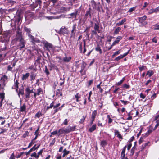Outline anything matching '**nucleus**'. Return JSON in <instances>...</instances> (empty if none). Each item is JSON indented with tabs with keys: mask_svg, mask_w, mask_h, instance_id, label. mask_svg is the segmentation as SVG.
Instances as JSON below:
<instances>
[{
	"mask_svg": "<svg viewBox=\"0 0 159 159\" xmlns=\"http://www.w3.org/2000/svg\"><path fill=\"white\" fill-rule=\"evenodd\" d=\"M75 126L70 127L69 126L66 128H63L60 129L58 131V135L59 136L61 134L64 133H67L73 131L75 129Z\"/></svg>",
	"mask_w": 159,
	"mask_h": 159,
	"instance_id": "obj_1",
	"label": "nucleus"
},
{
	"mask_svg": "<svg viewBox=\"0 0 159 159\" xmlns=\"http://www.w3.org/2000/svg\"><path fill=\"white\" fill-rule=\"evenodd\" d=\"M25 98L27 99H29L30 97V94L33 93V89H30V88L28 87L26 88L25 89Z\"/></svg>",
	"mask_w": 159,
	"mask_h": 159,
	"instance_id": "obj_2",
	"label": "nucleus"
},
{
	"mask_svg": "<svg viewBox=\"0 0 159 159\" xmlns=\"http://www.w3.org/2000/svg\"><path fill=\"white\" fill-rule=\"evenodd\" d=\"M34 16L33 14L31 12H27L25 14V17L26 20H31Z\"/></svg>",
	"mask_w": 159,
	"mask_h": 159,
	"instance_id": "obj_3",
	"label": "nucleus"
},
{
	"mask_svg": "<svg viewBox=\"0 0 159 159\" xmlns=\"http://www.w3.org/2000/svg\"><path fill=\"white\" fill-rule=\"evenodd\" d=\"M77 25L76 24H74L72 26V30L70 33V36L71 37H74L75 36V34L76 31Z\"/></svg>",
	"mask_w": 159,
	"mask_h": 159,
	"instance_id": "obj_4",
	"label": "nucleus"
},
{
	"mask_svg": "<svg viewBox=\"0 0 159 159\" xmlns=\"http://www.w3.org/2000/svg\"><path fill=\"white\" fill-rule=\"evenodd\" d=\"M43 91L42 89L40 88H39L37 90L36 92H34V98H36L37 95H39L40 94H43Z\"/></svg>",
	"mask_w": 159,
	"mask_h": 159,
	"instance_id": "obj_5",
	"label": "nucleus"
},
{
	"mask_svg": "<svg viewBox=\"0 0 159 159\" xmlns=\"http://www.w3.org/2000/svg\"><path fill=\"white\" fill-rule=\"evenodd\" d=\"M24 38L23 37L22 34H21V32L18 31L17 32L16 34V40H19L20 39H21Z\"/></svg>",
	"mask_w": 159,
	"mask_h": 159,
	"instance_id": "obj_6",
	"label": "nucleus"
},
{
	"mask_svg": "<svg viewBox=\"0 0 159 159\" xmlns=\"http://www.w3.org/2000/svg\"><path fill=\"white\" fill-rule=\"evenodd\" d=\"M20 42L19 44V46L20 47V49H21V48H24L25 47V41L24 40V38L20 39L19 40Z\"/></svg>",
	"mask_w": 159,
	"mask_h": 159,
	"instance_id": "obj_7",
	"label": "nucleus"
},
{
	"mask_svg": "<svg viewBox=\"0 0 159 159\" xmlns=\"http://www.w3.org/2000/svg\"><path fill=\"white\" fill-rule=\"evenodd\" d=\"M60 31L61 33L63 34H68L69 33V31L68 28L65 27L64 28H61Z\"/></svg>",
	"mask_w": 159,
	"mask_h": 159,
	"instance_id": "obj_8",
	"label": "nucleus"
},
{
	"mask_svg": "<svg viewBox=\"0 0 159 159\" xmlns=\"http://www.w3.org/2000/svg\"><path fill=\"white\" fill-rule=\"evenodd\" d=\"M153 128L151 126H150L148 128L147 132L146 133V136L149 135L153 131Z\"/></svg>",
	"mask_w": 159,
	"mask_h": 159,
	"instance_id": "obj_9",
	"label": "nucleus"
},
{
	"mask_svg": "<svg viewBox=\"0 0 159 159\" xmlns=\"http://www.w3.org/2000/svg\"><path fill=\"white\" fill-rule=\"evenodd\" d=\"M139 22L140 23H143L144 20H146L147 19V16L144 15V16L138 18Z\"/></svg>",
	"mask_w": 159,
	"mask_h": 159,
	"instance_id": "obj_10",
	"label": "nucleus"
},
{
	"mask_svg": "<svg viewBox=\"0 0 159 159\" xmlns=\"http://www.w3.org/2000/svg\"><path fill=\"white\" fill-rule=\"evenodd\" d=\"M115 134V135H116L117 137L121 139H122V137L121 136V134L119 133L118 130H115L114 131Z\"/></svg>",
	"mask_w": 159,
	"mask_h": 159,
	"instance_id": "obj_11",
	"label": "nucleus"
},
{
	"mask_svg": "<svg viewBox=\"0 0 159 159\" xmlns=\"http://www.w3.org/2000/svg\"><path fill=\"white\" fill-rule=\"evenodd\" d=\"M71 58L70 57H67L66 56L64 57L63 58V60L64 62H69L71 60Z\"/></svg>",
	"mask_w": 159,
	"mask_h": 159,
	"instance_id": "obj_12",
	"label": "nucleus"
},
{
	"mask_svg": "<svg viewBox=\"0 0 159 159\" xmlns=\"http://www.w3.org/2000/svg\"><path fill=\"white\" fill-rule=\"evenodd\" d=\"M97 114V112L96 110H94L91 116V118L92 119H93V120H94Z\"/></svg>",
	"mask_w": 159,
	"mask_h": 159,
	"instance_id": "obj_13",
	"label": "nucleus"
},
{
	"mask_svg": "<svg viewBox=\"0 0 159 159\" xmlns=\"http://www.w3.org/2000/svg\"><path fill=\"white\" fill-rule=\"evenodd\" d=\"M30 75V74L29 73H26L25 74H24L22 77L21 79L22 80H26L28 77Z\"/></svg>",
	"mask_w": 159,
	"mask_h": 159,
	"instance_id": "obj_14",
	"label": "nucleus"
},
{
	"mask_svg": "<svg viewBox=\"0 0 159 159\" xmlns=\"http://www.w3.org/2000/svg\"><path fill=\"white\" fill-rule=\"evenodd\" d=\"M44 46L45 48L47 49L49 48H52V45L51 44L49 43L48 42H46L44 43Z\"/></svg>",
	"mask_w": 159,
	"mask_h": 159,
	"instance_id": "obj_15",
	"label": "nucleus"
},
{
	"mask_svg": "<svg viewBox=\"0 0 159 159\" xmlns=\"http://www.w3.org/2000/svg\"><path fill=\"white\" fill-rule=\"evenodd\" d=\"M126 21V19L125 18H124L121 21L119 22L118 23L116 24V25L118 26H120L122 25Z\"/></svg>",
	"mask_w": 159,
	"mask_h": 159,
	"instance_id": "obj_16",
	"label": "nucleus"
},
{
	"mask_svg": "<svg viewBox=\"0 0 159 159\" xmlns=\"http://www.w3.org/2000/svg\"><path fill=\"white\" fill-rule=\"evenodd\" d=\"M24 94V90L23 89L20 88L18 93V95L20 97V95H23Z\"/></svg>",
	"mask_w": 159,
	"mask_h": 159,
	"instance_id": "obj_17",
	"label": "nucleus"
},
{
	"mask_svg": "<svg viewBox=\"0 0 159 159\" xmlns=\"http://www.w3.org/2000/svg\"><path fill=\"white\" fill-rule=\"evenodd\" d=\"M96 125H94L92 126L89 129V131L91 132H92L96 129Z\"/></svg>",
	"mask_w": 159,
	"mask_h": 159,
	"instance_id": "obj_18",
	"label": "nucleus"
},
{
	"mask_svg": "<svg viewBox=\"0 0 159 159\" xmlns=\"http://www.w3.org/2000/svg\"><path fill=\"white\" fill-rule=\"evenodd\" d=\"M99 27L98 25L97 24L95 23L94 26V29L95 30H97V31L98 32V33H99L100 32V30H99Z\"/></svg>",
	"mask_w": 159,
	"mask_h": 159,
	"instance_id": "obj_19",
	"label": "nucleus"
},
{
	"mask_svg": "<svg viewBox=\"0 0 159 159\" xmlns=\"http://www.w3.org/2000/svg\"><path fill=\"white\" fill-rule=\"evenodd\" d=\"M19 83L17 80H16L15 82L14 86L12 87V89H15V88H18V85Z\"/></svg>",
	"mask_w": 159,
	"mask_h": 159,
	"instance_id": "obj_20",
	"label": "nucleus"
},
{
	"mask_svg": "<svg viewBox=\"0 0 159 159\" xmlns=\"http://www.w3.org/2000/svg\"><path fill=\"white\" fill-rule=\"evenodd\" d=\"M63 154L62 155V157H64L66 155L69 154V153H70V151H67L66 149H65L63 150Z\"/></svg>",
	"mask_w": 159,
	"mask_h": 159,
	"instance_id": "obj_21",
	"label": "nucleus"
},
{
	"mask_svg": "<svg viewBox=\"0 0 159 159\" xmlns=\"http://www.w3.org/2000/svg\"><path fill=\"white\" fill-rule=\"evenodd\" d=\"M90 9H91L90 8H89V11H87L86 12V13L85 14V16L87 17L88 16H89L90 18L91 17V13H90Z\"/></svg>",
	"mask_w": 159,
	"mask_h": 159,
	"instance_id": "obj_22",
	"label": "nucleus"
},
{
	"mask_svg": "<svg viewBox=\"0 0 159 159\" xmlns=\"http://www.w3.org/2000/svg\"><path fill=\"white\" fill-rule=\"evenodd\" d=\"M5 98V93H0V98L1 99V101L2 102Z\"/></svg>",
	"mask_w": 159,
	"mask_h": 159,
	"instance_id": "obj_23",
	"label": "nucleus"
},
{
	"mask_svg": "<svg viewBox=\"0 0 159 159\" xmlns=\"http://www.w3.org/2000/svg\"><path fill=\"white\" fill-rule=\"evenodd\" d=\"M60 16H47L46 18L49 20H51L53 19H58L60 18Z\"/></svg>",
	"mask_w": 159,
	"mask_h": 159,
	"instance_id": "obj_24",
	"label": "nucleus"
},
{
	"mask_svg": "<svg viewBox=\"0 0 159 159\" xmlns=\"http://www.w3.org/2000/svg\"><path fill=\"white\" fill-rule=\"evenodd\" d=\"M26 110V106L25 104H23V105L21 106L20 107V111L21 112L24 111H25Z\"/></svg>",
	"mask_w": 159,
	"mask_h": 159,
	"instance_id": "obj_25",
	"label": "nucleus"
},
{
	"mask_svg": "<svg viewBox=\"0 0 159 159\" xmlns=\"http://www.w3.org/2000/svg\"><path fill=\"white\" fill-rule=\"evenodd\" d=\"M156 122V124L155 125L154 128H153V131H155L159 126V120H157Z\"/></svg>",
	"mask_w": 159,
	"mask_h": 159,
	"instance_id": "obj_26",
	"label": "nucleus"
},
{
	"mask_svg": "<svg viewBox=\"0 0 159 159\" xmlns=\"http://www.w3.org/2000/svg\"><path fill=\"white\" fill-rule=\"evenodd\" d=\"M122 37L121 36H118L117 37L115 41L117 43H118L121 40V39H122Z\"/></svg>",
	"mask_w": 159,
	"mask_h": 159,
	"instance_id": "obj_27",
	"label": "nucleus"
},
{
	"mask_svg": "<svg viewBox=\"0 0 159 159\" xmlns=\"http://www.w3.org/2000/svg\"><path fill=\"white\" fill-rule=\"evenodd\" d=\"M107 142L106 141H102L101 142V145L103 147L106 146L107 145Z\"/></svg>",
	"mask_w": 159,
	"mask_h": 159,
	"instance_id": "obj_28",
	"label": "nucleus"
},
{
	"mask_svg": "<svg viewBox=\"0 0 159 159\" xmlns=\"http://www.w3.org/2000/svg\"><path fill=\"white\" fill-rule=\"evenodd\" d=\"M8 79V77L6 75H4L2 77L1 79V80H2L3 81L5 82L6 80H7Z\"/></svg>",
	"mask_w": 159,
	"mask_h": 159,
	"instance_id": "obj_29",
	"label": "nucleus"
},
{
	"mask_svg": "<svg viewBox=\"0 0 159 159\" xmlns=\"http://www.w3.org/2000/svg\"><path fill=\"white\" fill-rule=\"evenodd\" d=\"M32 157H34L38 159L39 158L38 156H37V154L35 152L32 153L31 155Z\"/></svg>",
	"mask_w": 159,
	"mask_h": 159,
	"instance_id": "obj_30",
	"label": "nucleus"
},
{
	"mask_svg": "<svg viewBox=\"0 0 159 159\" xmlns=\"http://www.w3.org/2000/svg\"><path fill=\"white\" fill-rule=\"evenodd\" d=\"M86 66V64L85 62H83L82 66L81 67V71H83L85 68V67Z\"/></svg>",
	"mask_w": 159,
	"mask_h": 159,
	"instance_id": "obj_31",
	"label": "nucleus"
},
{
	"mask_svg": "<svg viewBox=\"0 0 159 159\" xmlns=\"http://www.w3.org/2000/svg\"><path fill=\"white\" fill-rule=\"evenodd\" d=\"M35 3L37 4V5L35 6V7H36L38 6V4H39L40 6V4L42 3V1L41 0H35Z\"/></svg>",
	"mask_w": 159,
	"mask_h": 159,
	"instance_id": "obj_32",
	"label": "nucleus"
},
{
	"mask_svg": "<svg viewBox=\"0 0 159 159\" xmlns=\"http://www.w3.org/2000/svg\"><path fill=\"white\" fill-rule=\"evenodd\" d=\"M28 35L29 37V38L30 39V40H31V42H33L34 41V38L32 35L29 33L28 34Z\"/></svg>",
	"mask_w": 159,
	"mask_h": 159,
	"instance_id": "obj_33",
	"label": "nucleus"
},
{
	"mask_svg": "<svg viewBox=\"0 0 159 159\" xmlns=\"http://www.w3.org/2000/svg\"><path fill=\"white\" fill-rule=\"evenodd\" d=\"M125 79V77H123L122 79L119 82H118L117 84L118 85H120L122 83L124 82V80Z\"/></svg>",
	"mask_w": 159,
	"mask_h": 159,
	"instance_id": "obj_34",
	"label": "nucleus"
},
{
	"mask_svg": "<svg viewBox=\"0 0 159 159\" xmlns=\"http://www.w3.org/2000/svg\"><path fill=\"white\" fill-rule=\"evenodd\" d=\"M4 118L2 117H0V121H2V122H1V124L2 125H3L5 122V120L4 119Z\"/></svg>",
	"mask_w": 159,
	"mask_h": 159,
	"instance_id": "obj_35",
	"label": "nucleus"
},
{
	"mask_svg": "<svg viewBox=\"0 0 159 159\" xmlns=\"http://www.w3.org/2000/svg\"><path fill=\"white\" fill-rule=\"evenodd\" d=\"M54 102L53 101L52 103H51L49 106H48L46 108V110H48L49 108H51L53 107Z\"/></svg>",
	"mask_w": 159,
	"mask_h": 159,
	"instance_id": "obj_36",
	"label": "nucleus"
},
{
	"mask_svg": "<svg viewBox=\"0 0 159 159\" xmlns=\"http://www.w3.org/2000/svg\"><path fill=\"white\" fill-rule=\"evenodd\" d=\"M153 74V73L151 71H148L147 72V75H148L149 77L151 76Z\"/></svg>",
	"mask_w": 159,
	"mask_h": 159,
	"instance_id": "obj_37",
	"label": "nucleus"
},
{
	"mask_svg": "<svg viewBox=\"0 0 159 159\" xmlns=\"http://www.w3.org/2000/svg\"><path fill=\"white\" fill-rule=\"evenodd\" d=\"M97 47L96 48L95 50L96 51H99L100 53L101 54L102 53V51L100 48L99 47L98 45Z\"/></svg>",
	"mask_w": 159,
	"mask_h": 159,
	"instance_id": "obj_38",
	"label": "nucleus"
},
{
	"mask_svg": "<svg viewBox=\"0 0 159 159\" xmlns=\"http://www.w3.org/2000/svg\"><path fill=\"white\" fill-rule=\"evenodd\" d=\"M30 77L31 79V81H32L35 79V76L34 74H32L30 75Z\"/></svg>",
	"mask_w": 159,
	"mask_h": 159,
	"instance_id": "obj_39",
	"label": "nucleus"
},
{
	"mask_svg": "<svg viewBox=\"0 0 159 159\" xmlns=\"http://www.w3.org/2000/svg\"><path fill=\"white\" fill-rule=\"evenodd\" d=\"M121 30V28L120 27H117L115 30L114 33L115 34H117Z\"/></svg>",
	"mask_w": 159,
	"mask_h": 159,
	"instance_id": "obj_40",
	"label": "nucleus"
},
{
	"mask_svg": "<svg viewBox=\"0 0 159 159\" xmlns=\"http://www.w3.org/2000/svg\"><path fill=\"white\" fill-rule=\"evenodd\" d=\"M36 145H35L31 149H30V150L27 152L26 154H30L32 151L34 150V148L35 146Z\"/></svg>",
	"mask_w": 159,
	"mask_h": 159,
	"instance_id": "obj_41",
	"label": "nucleus"
},
{
	"mask_svg": "<svg viewBox=\"0 0 159 159\" xmlns=\"http://www.w3.org/2000/svg\"><path fill=\"white\" fill-rule=\"evenodd\" d=\"M123 58L122 56V55H120L117 57L115 59V60H116V61H118L119 60H120V59H122Z\"/></svg>",
	"mask_w": 159,
	"mask_h": 159,
	"instance_id": "obj_42",
	"label": "nucleus"
},
{
	"mask_svg": "<svg viewBox=\"0 0 159 159\" xmlns=\"http://www.w3.org/2000/svg\"><path fill=\"white\" fill-rule=\"evenodd\" d=\"M41 116L42 113L41 112H39L36 114V115H35V117L39 118Z\"/></svg>",
	"mask_w": 159,
	"mask_h": 159,
	"instance_id": "obj_43",
	"label": "nucleus"
},
{
	"mask_svg": "<svg viewBox=\"0 0 159 159\" xmlns=\"http://www.w3.org/2000/svg\"><path fill=\"white\" fill-rule=\"evenodd\" d=\"M107 118L108 119V123L110 124L111 123L112 121V120L110 118V116L109 115H107Z\"/></svg>",
	"mask_w": 159,
	"mask_h": 159,
	"instance_id": "obj_44",
	"label": "nucleus"
},
{
	"mask_svg": "<svg viewBox=\"0 0 159 159\" xmlns=\"http://www.w3.org/2000/svg\"><path fill=\"white\" fill-rule=\"evenodd\" d=\"M135 8H136L135 7H133L132 8H131L129 9V10L128 11V12H131L132 11H134L135 10Z\"/></svg>",
	"mask_w": 159,
	"mask_h": 159,
	"instance_id": "obj_45",
	"label": "nucleus"
},
{
	"mask_svg": "<svg viewBox=\"0 0 159 159\" xmlns=\"http://www.w3.org/2000/svg\"><path fill=\"white\" fill-rule=\"evenodd\" d=\"M130 50H131V48H130L129 49L128 51V52L126 53H124L123 55H122V56L123 58L124 57L126 56L129 53V52H130Z\"/></svg>",
	"mask_w": 159,
	"mask_h": 159,
	"instance_id": "obj_46",
	"label": "nucleus"
},
{
	"mask_svg": "<svg viewBox=\"0 0 159 159\" xmlns=\"http://www.w3.org/2000/svg\"><path fill=\"white\" fill-rule=\"evenodd\" d=\"M86 117L83 116L82 118L80 119V121L79 122L81 123H83L85 120Z\"/></svg>",
	"mask_w": 159,
	"mask_h": 159,
	"instance_id": "obj_47",
	"label": "nucleus"
},
{
	"mask_svg": "<svg viewBox=\"0 0 159 159\" xmlns=\"http://www.w3.org/2000/svg\"><path fill=\"white\" fill-rule=\"evenodd\" d=\"M45 72L46 74L47 75H48L49 74V72L47 69V67L46 66H45Z\"/></svg>",
	"mask_w": 159,
	"mask_h": 159,
	"instance_id": "obj_48",
	"label": "nucleus"
},
{
	"mask_svg": "<svg viewBox=\"0 0 159 159\" xmlns=\"http://www.w3.org/2000/svg\"><path fill=\"white\" fill-rule=\"evenodd\" d=\"M123 87L128 89L130 87V85L126 84H125L123 85Z\"/></svg>",
	"mask_w": 159,
	"mask_h": 159,
	"instance_id": "obj_49",
	"label": "nucleus"
},
{
	"mask_svg": "<svg viewBox=\"0 0 159 159\" xmlns=\"http://www.w3.org/2000/svg\"><path fill=\"white\" fill-rule=\"evenodd\" d=\"M25 31L28 33V34H29V33L30 34V29L25 28Z\"/></svg>",
	"mask_w": 159,
	"mask_h": 159,
	"instance_id": "obj_50",
	"label": "nucleus"
},
{
	"mask_svg": "<svg viewBox=\"0 0 159 159\" xmlns=\"http://www.w3.org/2000/svg\"><path fill=\"white\" fill-rule=\"evenodd\" d=\"M35 143V142L33 140H32L31 142L30 143L29 145L28 148L30 147L33 144Z\"/></svg>",
	"mask_w": 159,
	"mask_h": 159,
	"instance_id": "obj_51",
	"label": "nucleus"
},
{
	"mask_svg": "<svg viewBox=\"0 0 159 159\" xmlns=\"http://www.w3.org/2000/svg\"><path fill=\"white\" fill-rule=\"evenodd\" d=\"M39 130V129H37L36 131L35 132V134H36V136L33 139V140L34 141L37 139V136H38V134L37 133V134H36L37 133V132H38V130Z\"/></svg>",
	"mask_w": 159,
	"mask_h": 159,
	"instance_id": "obj_52",
	"label": "nucleus"
},
{
	"mask_svg": "<svg viewBox=\"0 0 159 159\" xmlns=\"http://www.w3.org/2000/svg\"><path fill=\"white\" fill-rule=\"evenodd\" d=\"M145 66H142L141 67H139V70L140 71H142L144 69Z\"/></svg>",
	"mask_w": 159,
	"mask_h": 159,
	"instance_id": "obj_53",
	"label": "nucleus"
},
{
	"mask_svg": "<svg viewBox=\"0 0 159 159\" xmlns=\"http://www.w3.org/2000/svg\"><path fill=\"white\" fill-rule=\"evenodd\" d=\"M154 30H159V25H155Z\"/></svg>",
	"mask_w": 159,
	"mask_h": 159,
	"instance_id": "obj_54",
	"label": "nucleus"
},
{
	"mask_svg": "<svg viewBox=\"0 0 159 159\" xmlns=\"http://www.w3.org/2000/svg\"><path fill=\"white\" fill-rule=\"evenodd\" d=\"M63 124L65 125H68V121L67 119H66L64 120L63 122Z\"/></svg>",
	"mask_w": 159,
	"mask_h": 159,
	"instance_id": "obj_55",
	"label": "nucleus"
},
{
	"mask_svg": "<svg viewBox=\"0 0 159 159\" xmlns=\"http://www.w3.org/2000/svg\"><path fill=\"white\" fill-rule=\"evenodd\" d=\"M97 30H93L92 31V35H96L97 34Z\"/></svg>",
	"mask_w": 159,
	"mask_h": 159,
	"instance_id": "obj_56",
	"label": "nucleus"
},
{
	"mask_svg": "<svg viewBox=\"0 0 159 159\" xmlns=\"http://www.w3.org/2000/svg\"><path fill=\"white\" fill-rule=\"evenodd\" d=\"M42 152H43V150L42 149V150H41L39 151V152L38 153V154H37V156H38L39 157L40 155H42Z\"/></svg>",
	"mask_w": 159,
	"mask_h": 159,
	"instance_id": "obj_57",
	"label": "nucleus"
},
{
	"mask_svg": "<svg viewBox=\"0 0 159 159\" xmlns=\"http://www.w3.org/2000/svg\"><path fill=\"white\" fill-rule=\"evenodd\" d=\"M153 12H155V11L154 9H152L150 11L148 12L149 14H151Z\"/></svg>",
	"mask_w": 159,
	"mask_h": 159,
	"instance_id": "obj_58",
	"label": "nucleus"
},
{
	"mask_svg": "<svg viewBox=\"0 0 159 159\" xmlns=\"http://www.w3.org/2000/svg\"><path fill=\"white\" fill-rule=\"evenodd\" d=\"M159 120V115H157L156 116H155L154 118V120Z\"/></svg>",
	"mask_w": 159,
	"mask_h": 159,
	"instance_id": "obj_59",
	"label": "nucleus"
},
{
	"mask_svg": "<svg viewBox=\"0 0 159 159\" xmlns=\"http://www.w3.org/2000/svg\"><path fill=\"white\" fill-rule=\"evenodd\" d=\"M61 91L60 89H59L57 90L56 91V95H57L59 94L61 92Z\"/></svg>",
	"mask_w": 159,
	"mask_h": 159,
	"instance_id": "obj_60",
	"label": "nucleus"
},
{
	"mask_svg": "<svg viewBox=\"0 0 159 159\" xmlns=\"http://www.w3.org/2000/svg\"><path fill=\"white\" fill-rule=\"evenodd\" d=\"M120 101L125 105H126L128 102L127 101H125L123 100H121Z\"/></svg>",
	"mask_w": 159,
	"mask_h": 159,
	"instance_id": "obj_61",
	"label": "nucleus"
},
{
	"mask_svg": "<svg viewBox=\"0 0 159 159\" xmlns=\"http://www.w3.org/2000/svg\"><path fill=\"white\" fill-rule=\"evenodd\" d=\"M60 105V103H58V104H57L56 105H53V108L54 109L55 108H56L57 107H58Z\"/></svg>",
	"mask_w": 159,
	"mask_h": 159,
	"instance_id": "obj_62",
	"label": "nucleus"
},
{
	"mask_svg": "<svg viewBox=\"0 0 159 159\" xmlns=\"http://www.w3.org/2000/svg\"><path fill=\"white\" fill-rule=\"evenodd\" d=\"M9 159H15L14 155L13 153Z\"/></svg>",
	"mask_w": 159,
	"mask_h": 159,
	"instance_id": "obj_63",
	"label": "nucleus"
},
{
	"mask_svg": "<svg viewBox=\"0 0 159 159\" xmlns=\"http://www.w3.org/2000/svg\"><path fill=\"white\" fill-rule=\"evenodd\" d=\"M155 11V12H157L159 11V7H158L154 9Z\"/></svg>",
	"mask_w": 159,
	"mask_h": 159,
	"instance_id": "obj_64",
	"label": "nucleus"
}]
</instances>
